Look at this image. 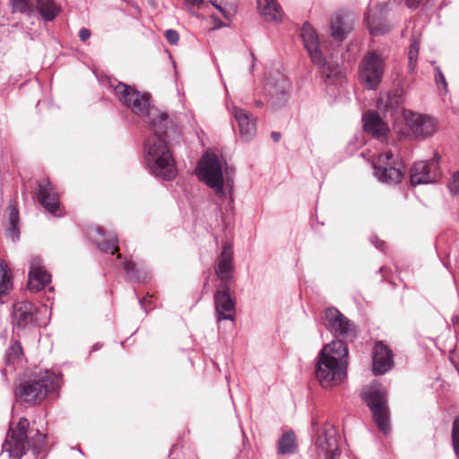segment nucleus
<instances>
[{
  "mask_svg": "<svg viewBox=\"0 0 459 459\" xmlns=\"http://www.w3.org/2000/svg\"><path fill=\"white\" fill-rule=\"evenodd\" d=\"M169 120L161 128L149 130L150 134L143 143V164L155 178L171 180L177 175L175 160L167 143V130Z\"/></svg>",
  "mask_w": 459,
  "mask_h": 459,
  "instance_id": "obj_1",
  "label": "nucleus"
},
{
  "mask_svg": "<svg viewBox=\"0 0 459 459\" xmlns=\"http://www.w3.org/2000/svg\"><path fill=\"white\" fill-rule=\"evenodd\" d=\"M348 346L342 340H333L325 345L316 357L315 376L324 388H333L342 383L347 375Z\"/></svg>",
  "mask_w": 459,
  "mask_h": 459,
  "instance_id": "obj_2",
  "label": "nucleus"
},
{
  "mask_svg": "<svg viewBox=\"0 0 459 459\" xmlns=\"http://www.w3.org/2000/svg\"><path fill=\"white\" fill-rule=\"evenodd\" d=\"M118 100L134 114L146 119L149 130L161 128L164 122L169 120L165 112H160L155 106L151 105V96L147 92H140L136 89L118 82L114 87Z\"/></svg>",
  "mask_w": 459,
  "mask_h": 459,
  "instance_id": "obj_3",
  "label": "nucleus"
},
{
  "mask_svg": "<svg viewBox=\"0 0 459 459\" xmlns=\"http://www.w3.org/2000/svg\"><path fill=\"white\" fill-rule=\"evenodd\" d=\"M30 422L21 418L15 428L9 429L3 450L8 452L10 459H21L30 448L34 455H39L46 445L45 434L39 429H29Z\"/></svg>",
  "mask_w": 459,
  "mask_h": 459,
  "instance_id": "obj_4",
  "label": "nucleus"
},
{
  "mask_svg": "<svg viewBox=\"0 0 459 459\" xmlns=\"http://www.w3.org/2000/svg\"><path fill=\"white\" fill-rule=\"evenodd\" d=\"M59 377L50 370L44 375L24 380L14 391L17 400L30 404L41 403L48 393L56 391L59 386Z\"/></svg>",
  "mask_w": 459,
  "mask_h": 459,
  "instance_id": "obj_5",
  "label": "nucleus"
},
{
  "mask_svg": "<svg viewBox=\"0 0 459 459\" xmlns=\"http://www.w3.org/2000/svg\"><path fill=\"white\" fill-rule=\"evenodd\" d=\"M362 399L370 409L378 429L386 435L390 431L387 394L384 386L374 382L362 391Z\"/></svg>",
  "mask_w": 459,
  "mask_h": 459,
  "instance_id": "obj_6",
  "label": "nucleus"
},
{
  "mask_svg": "<svg viewBox=\"0 0 459 459\" xmlns=\"http://www.w3.org/2000/svg\"><path fill=\"white\" fill-rule=\"evenodd\" d=\"M385 57L377 50L368 51L359 66V79L368 90H376L385 72Z\"/></svg>",
  "mask_w": 459,
  "mask_h": 459,
  "instance_id": "obj_7",
  "label": "nucleus"
},
{
  "mask_svg": "<svg viewBox=\"0 0 459 459\" xmlns=\"http://www.w3.org/2000/svg\"><path fill=\"white\" fill-rule=\"evenodd\" d=\"M48 313V306L36 307L30 301H17L13 306L12 324L19 329H30L46 324L43 315Z\"/></svg>",
  "mask_w": 459,
  "mask_h": 459,
  "instance_id": "obj_8",
  "label": "nucleus"
},
{
  "mask_svg": "<svg viewBox=\"0 0 459 459\" xmlns=\"http://www.w3.org/2000/svg\"><path fill=\"white\" fill-rule=\"evenodd\" d=\"M199 178L211 187L222 202L226 200L221 164L215 154H207L199 167Z\"/></svg>",
  "mask_w": 459,
  "mask_h": 459,
  "instance_id": "obj_9",
  "label": "nucleus"
},
{
  "mask_svg": "<svg viewBox=\"0 0 459 459\" xmlns=\"http://www.w3.org/2000/svg\"><path fill=\"white\" fill-rule=\"evenodd\" d=\"M290 87V80L280 72H275L267 79L265 83L267 103L273 111L287 105Z\"/></svg>",
  "mask_w": 459,
  "mask_h": 459,
  "instance_id": "obj_10",
  "label": "nucleus"
},
{
  "mask_svg": "<svg viewBox=\"0 0 459 459\" xmlns=\"http://www.w3.org/2000/svg\"><path fill=\"white\" fill-rule=\"evenodd\" d=\"M402 168V163L394 159L391 152L380 153L373 164L375 177L387 185H396L403 180L404 173Z\"/></svg>",
  "mask_w": 459,
  "mask_h": 459,
  "instance_id": "obj_11",
  "label": "nucleus"
},
{
  "mask_svg": "<svg viewBox=\"0 0 459 459\" xmlns=\"http://www.w3.org/2000/svg\"><path fill=\"white\" fill-rule=\"evenodd\" d=\"M314 452L316 459H336L340 455L338 437L333 425L325 424L321 429H317Z\"/></svg>",
  "mask_w": 459,
  "mask_h": 459,
  "instance_id": "obj_12",
  "label": "nucleus"
},
{
  "mask_svg": "<svg viewBox=\"0 0 459 459\" xmlns=\"http://www.w3.org/2000/svg\"><path fill=\"white\" fill-rule=\"evenodd\" d=\"M324 325L336 338L335 340L352 341L356 336L355 325L335 307L325 309Z\"/></svg>",
  "mask_w": 459,
  "mask_h": 459,
  "instance_id": "obj_13",
  "label": "nucleus"
},
{
  "mask_svg": "<svg viewBox=\"0 0 459 459\" xmlns=\"http://www.w3.org/2000/svg\"><path fill=\"white\" fill-rule=\"evenodd\" d=\"M439 157L415 162L411 168L410 182L412 186L436 182L439 178Z\"/></svg>",
  "mask_w": 459,
  "mask_h": 459,
  "instance_id": "obj_14",
  "label": "nucleus"
},
{
  "mask_svg": "<svg viewBox=\"0 0 459 459\" xmlns=\"http://www.w3.org/2000/svg\"><path fill=\"white\" fill-rule=\"evenodd\" d=\"M214 308L218 323L224 320L234 322L236 301L230 295V287L218 286L214 293Z\"/></svg>",
  "mask_w": 459,
  "mask_h": 459,
  "instance_id": "obj_15",
  "label": "nucleus"
},
{
  "mask_svg": "<svg viewBox=\"0 0 459 459\" xmlns=\"http://www.w3.org/2000/svg\"><path fill=\"white\" fill-rule=\"evenodd\" d=\"M215 274L221 283L218 286L230 287L233 282V247L230 242H225L221 253L218 256L216 265L214 267Z\"/></svg>",
  "mask_w": 459,
  "mask_h": 459,
  "instance_id": "obj_16",
  "label": "nucleus"
},
{
  "mask_svg": "<svg viewBox=\"0 0 459 459\" xmlns=\"http://www.w3.org/2000/svg\"><path fill=\"white\" fill-rule=\"evenodd\" d=\"M226 106L238 126L242 141L250 142L256 134L255 117L247 110L235 106L233 102H227Z\"/></svg>",
  "mask_w": 459,
  "mask_h": 459,
  "instance_id": "obj_17",
  "label": "nucleus"
},
{
  "mask_svg": "<svg viewBox=\"0 0 459 459\" xmlns=\"http://www.w3.org/2000/svg\"><path fill=\"white\" fill-rule=\"evenodd\" d=\"M389 3L377 4L374 9H369L364 17V22L372 36H382L390 30L385 14L388 11Z\"/></svg>",
  "mask_w": 459,
  "mask_h": 459,
  "instance_id": "obj_18",
  "label": "nucleus"
},
{
  "mask_svg": "<svg viewBox=\"0 0 459 459\" xmlns=\"http://www.w3.org/2000/svg\"><path fill=\"white\" fill-rule=\"evenodd\" d=\"M301 38L313 64L316 66L325 65V58L319 48L318 36L310 23L306 22L303 24Z\"/></svg>",
  "mask_w": 459,
  "mask_h": 459,
  "instance_id": "obj_19",
  "label": "nucleus"
},
{
  "mask_svg": "<svg viewBox=\"0 0 459 459\" xmlns=\"http://www.w3.org/2000/svg\"><path fill=\"white\" fill-rule=\"evenodd\" d=\"M394 367L392 351L382 341L377 342L372 351V371L375 376L384 375Z\"/></svg>",
  "mask_w": 459,
  "mask_h": 459,
  "instance_id": "obj_20",
  "label": "nucleus"
},
{
  "mask_svg": "<svg viewBox=\"0 0 459 459\" xmlns=\"http://www.w3.org/2000/svg\"><path fill=\"white\" fill-rule=\"evenodd\" d=\"M403 116L408 126L415 136L427 137L436 130V123L433 118L409 110H403Z\"/></svg>",
  "mask_w": 459,
  "mask_h": 459,
  "instance_id": "obj_21",
  "label": "nucleus"
},
{
  "mask_svg": "<svg viewBox=\"0 0 459 459\" xmlns=\"http://www.w3.org/2000/svg\"><path fill=\"white\" fill-rule=\"evenodd\" d=\"M50 282V274L44 269L40 257L34 255L30 260L28 288L39 291Z\"/></svg>",
  "mask_w": 459,
  "mask_h": 459,
  "instance_id": "obj_22",
  "label": "nucleus"
},
{
  "mask_svg": "<svg viewBox=\"0 0 459 459\" xmlns=\"http://www.w3.org/2000/svg\"><path fill=\"white\" fill-rule=\"evenodd\" d=\"M37 197L47 212L53 215L56 214L59 209V196L48 179L39 182Z\"/></svg>",
  "mask_w": 459,
  "mask_h": 459,
  "instance_id": "obj_23",
  "label": "nucleus"
},
{
  "mask_svg": "<svg viewBox=\"0 0 459 459\" xmlns=\"http://www.w3.org/2000/svg\"><path fill=\"white\" fill-rule=\"evenodd\" d=\"M93 231L100 238L93 241L101 252L115 255L118 251V238L115 232L105 230L99 226L95 227Z\"/></svg>",
  "mask_w": 459,
  "mask_h": 459,
  "instance_id": "obj_24",
  "label": "nucleus"
},
{
  "mask_svg": "<svg viewBox=\"0 0 459 459\" xmlns=\"http://www.w3.org/2000/svg\"><path fill=\"white\" fill-rule=\"evenodd\" d=\"M364 131L376 138L385 135L386 126L376 111H368L362 116Z\"/></svg>",
  "mask_w": 459,
  "mask_h": 459,
  "instance_id": "obj_25",
  "label": "nucleus"
},
{
  "mask_svg": "<svg viewBox=\"0 0 459 459\" xmlns=\"http://www.w3.org/2000/svg\"><path fill=\"white\" fill-rule=\"evenodd\" d=\"M353 19L348 15L336 13L331 21L332 36L336 40H342L353 29Z\"/></svg>",
  "mask_w": 459,
  "mask_h": 459,
  "instance_id": "obj_26",
  "label": "nucleus"
},
{
  "mask_svg": "<svg viewBox=\"0 0 459 459\" xmlns=\"http://www.w3.org/2000/svg\"><path fill=\"white\" fill-rule=\"evenodd\" d=\"M260 14L267 22H280L282 18L281 8L276 0H257Z\"/></svg>",
  "mask_w": 459,
  "mask_h": 459,
  "instance_id": "obj_27",
  "label": "nucleus"
},
{
  "mask_svg": "<svg viewBox=\"0 0 459 459\" xmlns=\"http://www.w3.org/2000/svg\"><path fill=\"white\" fill-rule=\"evenodd\" d=\"M297 451L296 436L293 431L284 432L278 440V454L293 455Z\"/></svg>",
  "mask_w": 459,
  "mask_h": 459,
  "instance_id": "obj_28",
  "label": "nucleus"
},
{
  "mask_svg": "<svg viewBox=\"0 0 459 459\" xmlns=\"http://www.w3.org/2000/svg\"><path fill=\"white\" fill-rule=\"evenodd\" d=\"M117 260H121L120 264L124 271L126 272L127 280L131 281H144L145 276L142 273V272L137 268L136 264L133 263L131 260L126 258L122 260L121 255H117L116 257Z\"/></svg>",
  "mask_w": 459,
  "mask_h": 459,
  "instance_id": "obj_29",
  "label": "nucleus"
},
{
  "mask_svg": "<svg viewBox=\"0 0 459 459\" xmlns=\"http://www.w3.org/2000/svg\"><path fill=\"white\" fill-rule=\"evenodd\" d=\"M36 2L38 4L39 12L45 21L51 22L56 19L60 8L53 0H39Z\"/></svg>",
  "mask_w": 459,
  "mask_h": 459,
  "instance_id": "obj_30",
  "label": "nucleus"
},
{
  "mask_svg": "<svg viewBox=\"0 0 459 459\" xmlns=\"http://www.w3.org/2000/svg\"><path fill=\"white\" fill-rule=\"evenodd\" d=\"M13 287L7 264L0 259V295L6 294Z\"/></svg>",
  "mask_w": 459,
  "mask_h": 459,
  "instance_id": "obj_31",
  "label": "nucleus"
},
{
  "mask_svg": "<svg viewBox=\"0 0 459 459\" xmlns=\"http://www.w3.org/2000/svg\"><path fill=\"white\" fill-rule=\"evenodd\" d=\"M13 13H20L30 16L34 13V7L30 0H11Z\"/></svg>",
  "mask_w": 459,
  "mask_h": 459,
  "instance_id": "obj_32",
  "label": "nucleus"
},
{
  "mask_svg": "<svg viewBox=\"0 0 459 459\" xmlns=\"http://www.w3.org/2000/svg\"><path fill=\"white\" fill-rule=\"evenodd\" d=\"M22 356V348L19 342L12 345L5 353V362L6 364H14L16 361H19Z\"/></svg>",
  "mask_w": 459,
  "mask_h": 459,
  "instance_id": "obj_33",
  "label": "nucleus"
},
{
  "mask_svg": "<svg viewBox=\"0 0 459 459\" xmlns=\"http://www.w3.org/2000/svg\"><path fill=\"white\" fill-rule=\"evenodd\" d=\"M403 103V98L399 91L391 92L387 95L385 108L391 111L399 108Z\"/></svg>",
  "mask_w": 459,
  "mask_h": 459,
  "instance_id": "obj_34",
  "label": "nucleus"
},
{
  "mask_svg": "<svg viewBox=\"0 0 459 459\" xmlns=\"http://www.w3.org/2000/svg\"><path fill=\"white\" fill-rule=\"evenodd\" d=\"M434 80L440 93H446L448 91L447 82L439 66L434 68Z\"/></svg>",
  "mask_w": 459,
  "mask_h": 459,
  "instance_id": "obj_35",
  "label": "nucleus"
},
{
  "mask_svg": "<svg viewBox=\"0 0 459 459\" xmlns=\"http://www.w3.org/2000/svg\"><path fill=\"white\" fill-rule=\"evenodd\" d=\"M317 67L322 70V73L325 74L327 78H336L340 76L341 69L337 64H330L325 61V65Z\"/></svg>",
  "mask_w": 459,
  "mask_h": 459,
  "instance_id": "obj_36",
  "label": "nucleus"
},
{
  "mask_svg": "<svg viewBox=\"0 0 459 459\" xmlns=\"http://www.w3.org/2000/svg\"><path fill=\"white\" fill-rule=\"evenodd\" d=\"M452 445L457 459H459V417L455 418L452 429Z\"/></svg>",
  "mask_w": 459,
  "mask_h": 459,
  "instance_id": "obj_37",
  "label": "nucleus"
},
{
  "mask_svg": "<svg viewBox=\"0 0 459 459\" xmlns=\"http://www.w3.org/2000/svg\"><path fill=\"white\" fill-rule=\"evenodd\" d=\"M447 187L453 195H459V169L455 171L447 184Z\"/></svg>",
  "mask_w": 459,
  "mask_h": 459,
  "instance_id": "obj_38",
  "label": "nucleus"
},
{
  "mask_svg": "<svg viewBox=\"0 0 459 459\" xmlns=\"http://www.w3.org/2000/svg\"><path fill=\"white\" fill-rule=\"evenodd\" d=\"M9 210V224H19V211L15 204H11L8 207Z\"/></svg>",
  "mask_w": 459,
  "mask_h": 459,
  "instance_id": "obj_39",
  "label": "nucleus"
},
{
  "mask_svg": "<svg viewBox=\"0 0 459 459\" xmlns=\"http://www.w3.org/2000/svg\"><path fill=\"white\" fill-rule=\"evenodd\" d=\"M423 2H425L427 7H429V8H431L435 4L434 0H406V5L408 8L415 10Z\"/></svg>",
  "mask_w": 459,
  "mask_h": 459,
  "instance_id": "obj_40",
  "label": "nucleus"
},
{
  "mask_svg": "<svg viewBox=\"0 0 459 459\" xmlns=\"http://www.w3.org/2000/svg\"><path fill=\"white\" fill-rule=\"evenodd\" d=\"M165 38L170 45H178L179 41V34L177 30L169 29L165 32Z\"/></svg>",
  "mask_w": 459,
  "mask_h": 459,
  "instance_id": "obj_41",
  "label": "nucleus"
},
{
  "mask_svg": "<svg viewBox=\"0 0 459 459\" xmlns=\"http://www.w3.org/2000/svg\"><path fill=\"white\" fill-rule=\"evenodd\" d=\"M8 235L12 238L13 241L18 240L20 238L19 224H9Z\"/></svg>",
  "mask_w": 459,
  "mask_h": 459,
  "instance_id": "obj_42",
  "label": "nucleus"
},
{
  "mask_svg": "<svg viewBox=\"0 0 459 459\" xmlns=\"http://www.w3.org/2000/svg\"><path fill=\"white\" fill-rule=\"evenodd\" d=\"M370 242L375 246L376 248L384 252L385 248V243L383 240H380L377 236L372 235L369 238Z\"/></svg>",
  "mask_w": 459,
  "mask_h": 459,
  "instance_id": "obj_43",
  "label": "nucleus"
},
{
  "mask_svg": "<svg viewBox=\"0 0 459 459\" xmlns=\"http://www.w3.org/2000/svg\"><path fill=\"white\" fill-rule=\"evenodd\" d=\"M209 2L211 3V4L212 6H214L226 19L230 20V14L229 12L226 11L225 8H223L218 2L217 0H209Z\"/></svg>",
  "mask_w": 459,
  "mask_h": 459,
  "instance_id": "obj_44",
  "label": "nucleus"
},
{
  "mask_svg": "<svg viewBox=\"0 0 459 459\" xmlns=\"http://www.w3.org/2000/svg\"><path fill=\"white\" fill-rule=\"evenodd\" d=\"M91 33V30L87 28H82L79 30V38L82 41H86L90 39Z\"/></svg>",
  "mask_w": 459,
  "mask_h": 459,
  "instance_id": "obj_45",
  "label": "nucleus"
},
{
  "mask_svg": "<svg viewBox=\"0 0 459 459\" xmlns=\"http://www.w3.org/2000/svg\"><path fill=\"white\" fill-rule=\"evenodd\" d=\"M417 59L418 58L409 59L408 68L411 73H413L416 68Z\"/></svg>",
  "mask_w": 459,
  "mask_h": 459,
  "instance_id": "obj_46",
  "label": "nucleus"
},
{
  "mask_svg": "<svg viewBox=\"0 0 459 459\" xmlns=\"http://www.w3.org/2000/svg\"><path fill=\"white\" fill-rule=\"evenodd\" d=\"M410 48L412 49V50H417V52H419V48H420V40L416 38H413L411 43V46H410Z\"/></svg>",
  "mask_w": 459,
  "mask_h": 459,
  "instance_id": "obj_47",
  "label": "nucleus"
},
{
  "mask_svg": "<svg viewBox=\"0 0 459 459\" xmlns=\"http://www.w3.org/2000/svg\"><path fill=\"white\" fill-rule=\"evenodd\" d=\"M152 299V296H150V297L145 298V299H140V298H138V300H139V303H140L141 307H142L143 309H146V307H145V305H144V304H145V302H149V301L151 302V299Z\"/></svg>",
  "mask_w": 459,
  "mask_h": 459,
  "instance_id": "obj_48",
  "label": "nucleus"
},
{
  "mask_svg": "<svg viewBox=\"0 0 459 459\" xmlns=\"http://www.w3.org/2000/svg\"><path fill=\"white\" fill-rule=\"evenodd\" d=\"M271 137L273 142L277 143L281 140V134L279 132H272Z\"/></svg>",
  "mask_w": 459,
  "mask_h": 459,
  "instance_id": "obj_49",
  "label": "nucleus"
},
{
  "mask_svg": "<svg viewBox=\"0 0 459 459\" xmlns=\"http://www.w3.org/2000/svg\"><path fill=\"white\" fill-rule=\"evenodd\" d=\"M418 55H419V52H417V50H412L410 48L409 53H408V58L409 59L418 58Z\"/></svg>",
  "mask_w": 459,
  "mask_h": 459,
  "instance_id": "obj_50",
  "label": "nucleus"
},
{
  "mask_svg": "<svg viewBox=\"0 0 459 459\" xmlns=\"http://www.w3.org/2000/svg\"><path fill=\"white\" fill-rule=\"evenodd\" d=\"M318 420L316 416H313L312 417V421H311V424H312V427L313 429H315L317 425H318ZM314 431H316V433L317 432V430L314 429Z\"/></svg>",
  "mask_w": 459,
  "mask_h": 459,
  "instance_id": "obj_51",
  "label": "nucleus"
},
{
  "mask_svg": "<svg viewBox=\"0 0 459 459\" xmlns=\"http://www.w3.org/2000/svg\"><path fill=\"white\" fill-rule=\"evenodd\" d=\"M102 347V344L97 342L91 348V352L99 351Z\"/></svg>",
  "mask_w": 459,
  "mask_h": 459,
  "instance_id": "obj_52",
  "label": "nucleus"
},
{
  "mask_svg": "<svg viewBox=\"0 0 459 459\" xmlns=\"http://www.w3.org/2000/svg\"><path fill=\"white\" fill-rule=\"evenodd\" d=\"M451 321L453 323L454 325L459 324V316H456V315H454L451 318Z\"/></svg>",
  "mask_w": 459,
  "mask_h": 459,
  "instance_id": "obj_53",
  "label": "nucleus"
},
{
  "mask_svg": "<svg viewBox=\"0 0 459 459\" xmlns=\"http://www.w3.org/2000/svg\"><path fill=\"white\" fill-rule=\"evenodd\" d=\"M255 105L257 108H263L264 107V102L262 100H255Z\"/></svg>",
  "mask_w": 459,
  "mask_h": 459,
  "instance_id": "obj_54",
  "label": "nucleus"
}]
</instances>
